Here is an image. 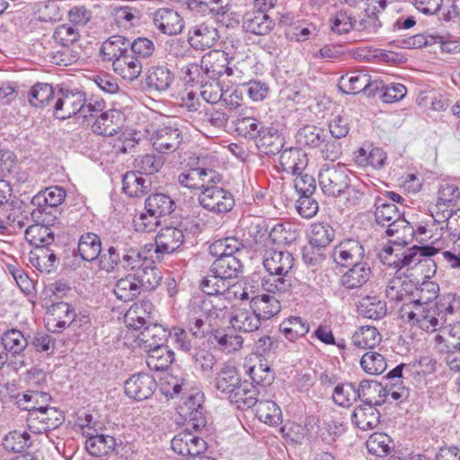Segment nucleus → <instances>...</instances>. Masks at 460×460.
<instances>
[{
	"label": "nucleus",
	"instance_id": "nucleus-62",
	"mask_svg": "<svg viewBox=\"0 0 460 460\" xmlns=\"http://www.w3.org/2000/svg\"><path fill=\"white\" fill-rule=\"evenodd\" d=\"M385 233L389 236H395V238L391 241L402 246H406L411 243L415 234L413 227L404 217L392 225L390 228H386Z\"/></svg>",
	"mask_w": 460,
	"mask_h": 460
},
{
	"label": "nucleus",
	"instance_id": "nucleus-35",
	"mask_svg": "<svg viewBox=\"0 0 460 460\" xmlns=\"http://www.w3.org/2000/svg\"><path fill=\"white\" fill-rule=\"evenodd\" d=\"M376 404H359L354 409L352 420L362 430L373 429L380 423V412Z\"/></svg>",
	"mask_w": 460,
	"mask_h": 460
},
{
	"label": "nucleus",
	"instance_id": "nucleus-41",
	"mask_svg": "<svg viewBox=\"0 0 460 460\" xmlns=\"http://www.w3.org/2000/svg\"><path fill=\"white\" fill-rule=\"evenodd\" d=\"M150 184V180L140 172H128L122 180V190L128 197L138 198L147 191Z\"/></svg>",
	"mask_w": 460,
	"mask_h": 460
},
{
	"label": "nucleus",
	"instance_id": "nucleus-58",
	"mask_svg": "<svg viewBox=\"0 0 460 460\" xmlns=\"http://www.w3.org/2000/svg\"><path fill=\"white\" fill-rule=\"evenodd\" d=\"M264 291L271 294H285L289 292L292 286L290 273H269L262 279Z\"/></svg>",
	"mask_w": 460,
	"mask_h": 460
},
{
	"label": "nucleus",
	"instance_id": "nucleus-44",
	"mask_svg": "<svg viewBox=\"0 0 460 460\" xmlns=\"http://www.w3.org/2000/svg\"><path fill=\"white\" fill-rule=\"evenodd\" d=\"M242 267L241 261L236 256L217 257L212 263L211 271L221 278L230 279L238 276Z\"/></svg>",
	"mask_w": 460,
	"mask_h": 460
},
{
	"label": "nucleus",
	"instance_id": "nucleus-29",
	"mask_svg": "<svg viewBox=\"0 0 460 460\" xmlns=\"http://www.w3.org/2000/svg\"><path fill=\"white\" fill-rule=\"evenodd\" d=\"M113 71L123 80L132 82L137 79L143 70V64L137 58L130 52H127L123 57L112 64Z\"/></svg>",
	"mask_w": 460,
	"mask_h": 460
},
{
	"label": "nucleus",
	"instance_id": "nucleus-56",
	"mask_svg": "<svg viewBox=\"0 0 460 460\" xmlns=\"http://www.w3.org/2000/svg\"><path fill=\"white\" fill-rule=\"evenodd\" d=\"M233 295L210 296L203 302V308L210 317L225 319L230 308V297Z\"/></svg>",
	"mask_w": 460,
	"mask_h": 460
},
{
	"label": "nucleus",
	"instance_id": "nucleus-50",
	"mask_svg": "<svg viewBox=\"0 0 460 460\" xmlns=\"http://www.w3.org/2000/svg\"><path fill=\"white\" fill-rule=\"evenodd\" d=\"M309 323L300 316H289L279 325L280 332L289 341L297 340L309 332Z\"/></svg>",
	"mask_w": 460,
	"mask_h": 460
},
{
	"label": "nucleus",
	"instance_id": "nucleus-34",
	"mask_svg": "<svg viewBox=\"0 0 460 460\" xmlns=\"http://www.w3.org/2000/svg\"><path fill=\"white\" fill-rule=\"evenodd\" d=\"M307 163L305 153L298 148L285 149L279 155V164L282 170L293 175L303 172Z\"/></svg>",
	"mask_w": 460,
	"mask_h": 460
},
{
	"label": "nucleus",
	"instance_id": "nucleus-12",
	"mask_svg": "<svg viewBox=\"0 0 460 460\" xmlns=\"http://www.w3.org/2000/svg\"><path fill=\"white\" fill-rule=\"evenodd\" d=\"M263 257V266L269 273H290L294 267L295 259L293 254L282 249H270L256 247Z\"/></svg>",
	"mask_w": 460,
	"mask_h": 460
},
{
	"label": "nucleus",
	"instance_id": "nucleus-3",
	"mask_svg": "<svg viewBox=\"0 0 460 460\" xmlns=\"http://www.w3.org/2000/svg\"><path fill=\"white\" fill-rule=\"evenodd\" d=\"M319 184L323 192L336 197L349 186L348 169L341 164H324L319 172Z\"/></svg>",
	"mask_w": 460,
	"mask_h": 460
},
{
	"label": "nucleus",
	"instance_id": "nucleus-43",
	"mask_svg": "<svg viewBox=\"0 0 460 460\" xmlns=\"http://www.w3.org/2000/svg\"><path fill=\"white\" fill-rule=\"evenodd\" d=\"M141 292L140 286L137 284V280L133 273L119 279L113 288L115 296L123 302L134 300Z\"/></svg>",
	"mask_w": 460,
	"mask_h": 460
},
{
	"label": "nucleus",
	"instance_id": "nucleus-14",
	"mask_svg": "<svg viewBox=\"0 0 460 460\" xmlns=\"http://www.w3.org/2000/svg\"><path fill=\"white\" fill-rule=\"evenodd\" d=\"M171 332L162 324H150L140 330L133 341V346L145 351L164 345Z\"/></svg>",
	"mask_w": 460,
	"mask_h": 460
},
{
	"label": "nucleus",
	"instance_id": "nucleus-51",
	"mask_svg": "<svg viewBox=\"0 0 460 460\" xmlns=\"http://www.w3.org/2000/svg\"><path fill=\"white\" fill-rule=\"evenodd\" d=\"M376 206L375 219L378 225L390 228L392 225L402 218L399 208L394 203L379 199Z\"/></svg>",
	"mask_w": 460,
	"mask_h": 460
},
{
	"label": "nucleus",
	"instance_id": "nucleus-39",
	"mask_svg": "<svg viewBox=\"0 0 460 460\" xmlns=\"http://www.w3.org/2000/svg\"><path fill=\"white\" fill-rule=\"evenodd\" d=\"M262 292H265L262 279L251 278L243 283L233 285V291H228V295L240 300H250L252 305Z\"/></svg>",
	"mask_w": 460,
	"mask_h": 460
},
{
	"label": "nucleus",
	"instance_id": "nucleus-61",
	"mask_svg": "<svg viewBox=\"0 0 460 460\" xmlns=\"http://www.w3.org/2000/svg\"><path fill=\"white\" fill-rule=\"evenodd\" d=\"M366 447L370 454L383 457L390 453L394 443L385 433L375 432L366 441Z\"/></svg>",
	"mask_w": 460,
	"mask_h": 460
},
{
	"label": "nucleus",
	"instance_id": "nucleus-37",
	"mask_svg": "<svg viewBox=\"0 0 460 460\" xmlns=\"http://www.w3.org/2000/svg\"><path fill=\"white\" fill-rule=\"evenodd\" d=\"M129 41L121 35H113L103 41L100 49V53L104 60L115 61L120 58L128 51Z\"/></svg>",
	"mask_w": 460,
	"mask_h": 460
},
{
	"label": "nucleus",
	"instance_id": "nucleus-47",
	"mask_svg": "<svg viewBox=\"0 0 460 460\" xmlns=\"http://www.w3.org/2000/svg\"><path fill=\"white\" fill-rule=\"evenodd\" d=\"M146 365L149 369L156 372L166 370L173 360V352L164 345L146 351Z\"/></svg>",
	"mask_w": 460,
	"mask_h": 460
},
{
	"label": "nucleus",
	"instance_id": "nucleus-49",
	"mask_svg": "<svg viewBox=\"0 0 460 460\" xmlns=\"http://www.w3.org/2000/svg\"><path fill=\"white\" fill-rule=\"evenodd\" d=\"M116 441L113 437L88 433L85 448L92 456L107 455L115 448Z\"/></svg>",
	"mask_w": 460,
	"mask_h": 460
},
{
	"label": "nucleus",
	"instance_id": "nucleus-8",
	"mask_svg": "<svg viewBox=\"0 0 460 460\" xmlns=\"http://www.w3.org/2000/svg\"><path fill=\"white\" fill-rule=\"evenodd\" d=\"M172 449L183 456L184 460H200L208 457L205 456L207 450L206 441L189 432H181L172 439Z\"/></svg>",
	"mask_w": 460,
	"mask_h": 460
},
{
	"label": "nucleus",
	"instance_id": "nucleus-15",
	"mask_svg": "<svg viewBox=\"0 0 460 460\" xmlns=\"http://www.w3.org/2000/svg\"><path fill=\"white\" fill-rule=\"evenodd\" d=\"M156 387L155 378L146 373L133 375L125 382V393L128 398L135 401L148 399Z\"/></svg>",
	"mask_w": 460,
	"mask_h": 460
},
{
	"label": "nucleus",
	"instance_id": "nucleus-31",
	"mask_svg": "<svg viewBox=\"0 0 460 460\" xmlns=\"http://www.w3.org/2000/svg\"><path fill=\"white\" fill-rule=\"evenodd\" d=\"M354 160L355 163L361 167H371L377 170L385 166L387 155L380 147H359L354 153Z\"/></svg>",
	"mask_w": 460,
	"mask_h": 460
},
{
	"label": "nucleus",
	"instance_id": "nucleus-42",
	"mask_svg": "<svg viewBox=\"0 0 460 460\" xmlns=\"http://www.w3.org/2000/svg\"><path fill=\"white\" fill-rule=\"evenodd\" d=\"M45 220L41 218L35 221L36 224L30 226L25 231V239L34 247L49 246L54 242L52 230L43 225Z\"/></svg>",
	"mask_w": 460,
	"mask_h": 460
},
{
	"label": "nucleus",
	"instance_id": "nucleus-6",
	"mask_svg": "<svg viewBox=\"0 0 460 460\" xmlns=\"http://www.w3.org/2000/svg\"><path fill=\"white\" fill-rule=\"evenodd\" d=\"M199 201L204 208L215 213L228 212L234 205L230 192L214 185L202 188Z\"/></svg>",
	"mask_w": 460,
	"mask_h": 460
},
{
	"label": "nucleus",
	"instance_id": "nucleus-16",
	"mask_svg": "<svg viewBox=\"0 0 460 460\" xmlns=\"http://www.w3.org/2000/svg\"><path fill=\"white\" fill-rule=\"evenodd\" d=\"M126 120L125 114L117 109L105 111L92 125L93 133L111 137L119 133Z\"/></svg>",
	"mask_w": 460,
	"mask_h": 460
},
{
	"label": "nucleus",
	"instance_id": "nucleus-33",
	"mask_svg": "<svg viewBox=\"0 0 460 460\" xmlns=\"http://www.w3.org/2000/svg\"><path fill=\"white\" fill-rule=\"evenodd\" d=\"M322 390L324 394H331L333 402H355L360 399L359 389L351 383L340 384L332 386L324 379L322 381Z\"/></svg>",
	"mask_w": 460,
	"mask_h": 460
},
{
	"label": "nucleus",
	"instance_id": "nucleus-57",
	"mask_svg": "<svg viewBox=\"0 0 460 460\" xmlns=\"http://www.w3.org/2000/svg\"><path fill=\"white\" fill-rule=\"evenodd\" d=\"M244 368L252 383L261 386H268L271 385L275 378V375L271 367L262 360H260L258 365L253 366H250L245 363Z\"/></svg>",
	"mask_w": 460,
	"mask_h": 460
},
{
	"label": "nucleus",
	"instance_id": "nucleus-4",
	"mask_svg": "<svg viewBox=\"0 0 460 460\" xmlns=\"http://www.w3.org/2000/svg\"><path fill=\"white\" fill-rule=\"evenodd\" d=\"M28 411L27 425L34 433H42L49 429H54L59 427L64 420V412L56 408L49 406L25 408Z\"/></svg>",
	"mask_w": 460,
	"mask_h": 460
},
{
	"label": "nucleus",
	"instance_id": "nucleus-59",
	"mask_svg": "<svg viewBox=\"0 0 460 460\" xmlns=\"http://www.w3.org/2000/svg\"><path fill=\"white\" fill-rule=\"evenodd\" d=\"M145 208L161 217L173 211V201L165 194L155 193L146 199Z\"/></svg>",
	"mask_w": 460,
	"mask_h": 460
},
{
	"label": "nucleus",
	"instance_id": "nucleus-7",
	"mask_svg": "<svg viewBox=\"0 0 460 460\" xmlns=\"http://www.w3.org/2000/svg\"><path fill=\"white\" fill-rule=\"evenodd\" d=\"M219 40V32L214 21H205L189 29L188 42L196 50H205L214 47Z\"/></svg>",
	"mask_w": 460,
	"mask_h": 460
},
{
	"label": "nucleus",
	"instance_id": "nucleus-30",
	"mask_svg": "<svg viewBox=\"0 0 460 460\" xmlns=\"http://www.w3.org/2000/svg\"><path fill=\"white\" fill-rule=\"evenodd\" d=\"M372 276L370 266L367 262L352 265L341 278V284L347 289H356L366 285Z\"/></svg>",
	"mask_w": 460,
	"mask_h": 460
},
{
	"label": "nucleus",
	"instance_id": "nucleus-40",
	"mask_svg": "<svg viewBox=\"0 0 460 460\" xmlns=\"http://www.w3.org/2000/svg\"><path fill=\"white\" fill-rule=\"evenodd\" d=\"M335 237V230L325 222H315L310 225L307 232L309 243L316 248H325Z\"/></svg>",
	"mask_w": 460,
	"mask_h": 460
},
{
	"label": "nucleus",
	"instance_id": "nucleus-45",
	"mask_svg": "<svg viewBox=\"0 0 460 460\" xmlns=\"http://www.w3.org/2000/svg\"><path fill=\"white\" fill-rule=\"evenodd\" d=\"M57 257L49 246L34 247L29 253L30 263L40 272H50Z\"/></svg>",
	"mask_w": 460,
	"mask_h": 460
},
{
	"label": "nucleus",
	"instance_id": "nucleus-9",
	"mask_svg": "<svg viewBox=\"0 0 460 460\" xmlns=\"http://www.w3.org/2000/svg\"><path fill=\"white\" fill-rule=\"evenodd\" d=\"M297 232L289 224H278L270 231H265L256 237V247L282 249V246L291 243L297 238Z\"/></svg>",
	"mask_w": 460,
	"mask_h": 460
},
{
	"label": "nucleus",
	"instance_id": "nucleus-2",
	"mask_svg": "<svg viewBox=\"0 0 460 460\" xmlns=\"http://www.w3.org/2000/svg\"><path fill=\"white\" fill-rule=\"evenodd\" d=\"M399 314L403 321L417 325L427 332H438L446 323L444 315L439 314L434 305L404 303Z\"/></svg>",
	"mask_w": 460,
	"mask_h": 460
},
{
	"label": "nucleus",
	"instance_id": "nucleus-28",
	"mask_svg": "<svg viewBox=\"0 0 460 460\" xmlns=\"http://www.w3.org/2000/svg\"><path fill=\"white\" fill-rule=\"evenodd\" d=\"M229 55L219 49H213L206 53L200 62L208 77L215 79L224 76L226 66H228Z\"/></svg>",
	"mask_w": 460,
	"mask_h": 460
},
{
	"label": "nucleus",
	"instance_id": "nucleus-19",
	"mask_svg": "<svg viewBox=\"0 0 460 460\" xmlns=\"http://www.w3.org/2000/svg\"><path fill=\"white\" fill-rule=\"evenodd\" d=\"M233 127L236 134L242 137L254 140L264 127L262 123L253 116L252 109H242L233 119Z\"/></svg>",
	"mask_w": 460,
	"mask_h": 460
},
{
	"label": "nucleus",
	"instance_id": "nucleus-63",
	"mask_svg": "<svg viewBox=\"0 0 460 460\" xmlns=\"http://www.w3.org/2000/svg\"><path fill=\"white\" fill-rule=\"evenodd\" d=\"M243 248V243L236 237H226L215 241L209 247L214 257L235 256Z\"/></svg>",
	"mask_w": 460,
	"mask_h": 460
},
{
	"label": "nucleus",
	"instance_id": "nucleus-24",
	"mask_svg": "<svg viewBox=\"0 0 460 460\" xmlns=\"http://www.w3.org/2000/svg\"><path fill=\"white\" fill-rule=\"evenodd\" d=\"M253 141L258 150L267 155L278 154L284 146L282 134L274 127H263Z\"/></svg>",
	"mask_w": 460,
	"mask_h": 460
},
{
	"label": "nucleus",
	"instance_id": "nucleus-54",
	"mask_svg": "<svg viewBox=\"0 0 460 460\" xmlns=\"http://www.w3.org/2000/svg\"><path fill=\"white\" fill-rule=\"evenodd\" d=\"M78 252L81 258L86 261H93L100 256L101 240L93 233L84 234L78 242Z\"/></svg>",
	"mask_w": 460,
	"mask_h": 460
},
{
	"label": "nucleus",
	"instance_id": "nucleus-46",
	"mask_svg": "<svg viewBox=\"0 0 460 460\" xmlns=\"http://www.w3.org/2000/svg\"><path fill=\"white\" fill-rule=\"evenodd\" d=\"M239 381L236 367L227 362L225 363L219 372L217 373L215 386L218 391L224 394H230L237 386Z\"/></svg>",
	"mask_w": 460,
	"mask_h": 460
},
{
	"label": "nucleus",
	"instance_id": "nucleus-22",
	"mask_svg": "<svg viewBox=\"0 0 460 460\" xmlns=\"http://www.w3.org/2000/svg\"><path fill=\"white\" fill-rule=\"evenodd\" d=\"M184 234L181 229L174 226L163 227L155 237V252L170 254L181 246Z\"/></svg>",
	"mask_w": 460,
	"mask_h": 460
},
{
	"label": "nucleus",
	"instance_id": "nucleus-23",
	"mask_svg": "<svg viewBox=\"0 0 460 460\" xmlns=\"http://www.w3.org/2000/svg\"><path fill=\"white\" fill-rule=\"evenodd\" d=\"M178 424L186 427L187 429L199 430L207 425V417L202 404H179Z\"/></svg>",
	"mask_w": 460,
	"mask_h": 460
},
{
	"label": "nucleus",
	"instance_id": "nucleus-10",
	"mask_svg": "<svg viewBox=\"0 0 460 460\" xmlns=\"http://www.w3.org/2000/svg\"><path fill=\"white\" fill-rule=\"evenodd\" d=\"M65 198V190L58 186H51L37 193L31 199V204L35 207L31 212L32 219L41 220L43 213H49L48 209L59 206Z\"/></svg>",
	"mask_w": 460,
	"mask_h": 460
},
{
	"label": "nucleus",
	"instance_id": "nucleus-26",
	"mask_svg": "<svg viewBox=\"0 0 460 460\" xmlns=\"http://www.w3.org/2000/svg\"><path fill=\"white\" fill-rule=\"evenodd\" d=\"M460 199V189L453 183L442 184L438 191L437 201L432 207L431 214L434 220L439 218V214L451 211Z\"/></svg>",
	"mask_w": 460,
	"mask_h": 460
},
{
	"label": "nucleus",
	"instance_id": "nucleus-53",
	"mask_svg": "<svg viewBox=\"0 0 460 460\" xmlns=\"http://www.w3.org/2000/svg\"><path fill=\"white\" fill-rule=\"evenodd\" d=\"M358 312L368 319H381L386 314V304L376 296H367L359 302Z\"/></svg>",
	"mask_w": 460,
	"mask_h": 460
},
{
	"label": "nucleus",
	"instance_id": "nucleus-18",
	"mask_svg": "<svg viewBox=\"0 0 460 460\" xmlns=\"http://www.w3.org/2000/svg\"><path fill=\"white\" fill-rule=\"evenodd\" d=\"M155 306L149 300L134 303L124 314V323L128 329L140 331L152 318Z\"/></svg>",
	"mask_w": 460,
	"mask_h": 460
},
{
	"label": "nucleus",
	"instance_id": "nucleus-55",
	"mask_svg": "<svg viewBox=\"0 0 460 460\" xmlns=\"http://www.w3.org/2000/svg\"><path fill=\"white\" fill-rule=\"evenodd\" d=\"M251 307L261 320L271 318L276 315L281 308L279 301L275 296L265 293H262L256 298Z\"/></svg>",
	"mask_w": 460,
	"mask_h": 460
},
{
	"label": "nucleus",
	"instance_id": "nucleus-64",
	"mask_svg": "<svg viewBox=\"0 0 460 460\" xmlns=\"http://www.w3.org/2000/svg\"><path fill=\"white\" fill-rule=\"evenodd\" d=\"M324 131L314 126H305L296 134V141L302 146L320 147L324 143Z\"/></svg>",
	"mask_w": 460,
	"mask_h": 460
},
{
	"label": "nucleus",
	"instance_id": "nucleus-27",
	"mask_svg": "<svg viewBox=\"0 0 460 460\" xmlns=\"http://www.w3.org/2000/svg\"><path fill=\"white\" fill-rule=\"evenodd\" d=\"M435 347L442 353L460 349V323L442 326L434 337Z\"/></svg>",
	"mask_w": 460,
	"mask_h": 460
},
{
	"label": "nucleus",
	"instance_id": "nucleus-60",
	"mask_svg": "<svg viewBox=\"0 0 460 460\" xmlns=\"http://www.w3.org/2000/svg\"><path fill=\"white\" fill-rule=\"evenodd\" d=\"M200 288L208 297L228 295V291H233V286L229 287V282L226 279L214 273L206 277L201 281Z\"/></svg>",
	"mask_w": 460,
	"mask_h": 460
},
{
	"label": "nucleus",
	"instance_id": "nucleus-17",
	"mask_svg": "<svg viewBox=\"0 0 460 460\" xmlns=\"http://www.w3.org/2000/svg\"><path fill=\"white\" fill-rule=\"evenodd\" d=\"M365 256L363 245L355 239L340 242L332 251L333 261L341 266L359 262Z\"/></svg>",
	"mask_w": 460,
	"mask_h": 460
},
{
	"label": "nucleus",
	"instance_id": "nucleus-38",
	"mask_svg": "<svg viewBox=\"0 0 460 460\" xmlns=\"http://www.w3.org/2000/svg\"><path fill=\"white\" fill-rule=\"evenodd\" d=\"M173 82L174 74L165 66H155L148 70L146 84L151 90L167 91Z\"/></svg>",
	"mask_w": 460,
	"mask_h": 460
},
{
	"label": "nucleus",
	"instance_id": "nucleus-13",
	"mask_svg": "<svg viewBox=\"0 0 460 460\" xmlns=\"http://www.w3.org/2000/svg\"><path fill=\"white\" fill-rule=\"evenodd\" d=\"M339 88L347 94H357L363 92L370 95L378 88V82H373L371 76L363 71H353L341 77Z\"/></svg>",
	"mask_w": 460,
	"mask_h": 460
},
{
	"label": "nucleus",
	"instance_id": "nucleus-32",
	"mask_svg": "<svg viewBox=\"0 0 460 460\" xmlns=\"http://www.w3.org/2000/svg\"><path fill=\"white\" fill-rule=\"evenodd\" d=\"M132 273L135 275L142 291L155 289L162 280L159 269L155 267L153 262L147 260H144L140 266Z\"/></svg>",
	"mask_w": 460,
	"mask_h": 460
},
{
	"label": "nucleus",
	"instance_id": "nucleus-25",
	"mask_svg": "<svg viewBox=\"0 0 460 460\" xmlns=\"http://www.w3.org/2000/svg\"><path fill=\"white\" fill-rule=\"evenodd\" d=\"M220 181L221 177L216 171L205 168H194L178 176L179 183L188 189H200L205 183H216Z\"/></svg>",
	"mask_w": 460,
	"mask_h": 460
},
{
	"label": "nucleus",
	"instance_id": "nucleus-48",
	"mask_svg": "<svg viewBox=\"0 0 460 460\" xmlns=\"http://www.w3.org/2000/svg\"><path fill=\"white\" fill-rule=\"evenodd\" d=\"M243 26L247 32L256 35H266L271 31L273 22L266 13L254 12L251 14H246Z\"/></svg>",
	"mask_w": 460,
	"mask_h": 460
},
{
	"label": "nucleus",
	"instance_id": "nucleus-20",
	"mask_svg": "<svg viewBox=\"0 0 460 460\" xmlns=\"http://www.w3.org/2000/svg\"><path fill=\"white\" fill-rule=\"evenodd\" d=\"M84 94L80 92L61 93L54 105V114L59 119H66L80 113L84 104Z\"/></svg>",
	"mask_w": 460,
	"mask_h": 460
},
{
	"label": "nucleus",
	"instance_id": "nucleus-52",
	"mask_svg": "<svg viewBox=\"0 0 460 460\" xmlns=\"http://www.w3.org/2000/svg\"><path fill=\"white\" fill-rule=\"evenodd\" d=\"M382 336L376 327H360L352 336L353 344L362 349H371L380 344Z\"/></svg>",
	"mask_w": 460,
	"mask_h": 460
},
{
	"label": "nucleus",
	"instance_id": "nucleus-36",
	"mask_svg": "<svg viewBox=\"0 0 460 460\" xmlns=\"http://www.w3.org/2000/svg\"><path fill=\"white\" fill-rule=\"evenodd\" d=\"M230 323L235 330L244 332H252L259 329L261 319L252 307L236 308L233 312Z\"/></svg>",
	"mask_w": 460,
	"mask_h": 460
},
{
	"label": "nucleus",
	"instance_id": "nucleus-5",
	"mask_svg": "<svg viewBox=\"0 0 460 460\" xmlns=\"http://www.w3.org/2000/svg\"><path fill=\"white\" fill-rule=\"evenodd\" d=\"M149 140L153 148L160 154H170L176 151L183 141L181 130L171 122L162 124L151 130Z\"/></svg>",
	"mask_w": 460,
	"mask_h": 460
},
{
	"label": "nucleus",
	"instance_id": "nucleus-11",
	"mask_svg": "<svg viewBox=\"0 0 460 460\" xmlns=\"http://www.w3.org/2000/svg\"><path fill=\"white\" fill-rule=\"evenodd\" d=\"M75 312L72 305L65 302L52 304L45 314V324L51 332H61L75 319Z\"/></svg>",
	"mask_w": 460,
	"mask_h": 460
},
{
	"label": "nucleus",
	"instance_id": "nucleus-1",
	"mask_svg": "<svg viewBox=\"0 0 460 460\" xmlns=\"http://www.w3.org/2000/svg\"><path fill=\"white\" fill-rule=\"evenodd\" d=\"M438 250L433 246H417L413 245L410 248H405L401 244L389 241L378 252V258L380 261L388 267L401 270L402 269L411 270L416 267L423 268L429 267L430 264L434 265L429 258L435 255Z\"/></svg>",
	"mask_w": 460,
	"mask_h": 460
},
{
	"label": "nucleus",
	"instance_id": "nucleus-21",
	"mask_svg": "<svg viewBox=\"0 0 460 460\" xmlns=\"http://www.w3.org/2000/svg\"><path fill=\"white\" fill-rule=\"evenodd\" d=\"M155 27L166 35L180 34L184 28L182 17L173 9L160 8L154 13Z\"/></svg>",
	"mask_w": 460,
	"mask_h": 460
}]
</instances>
